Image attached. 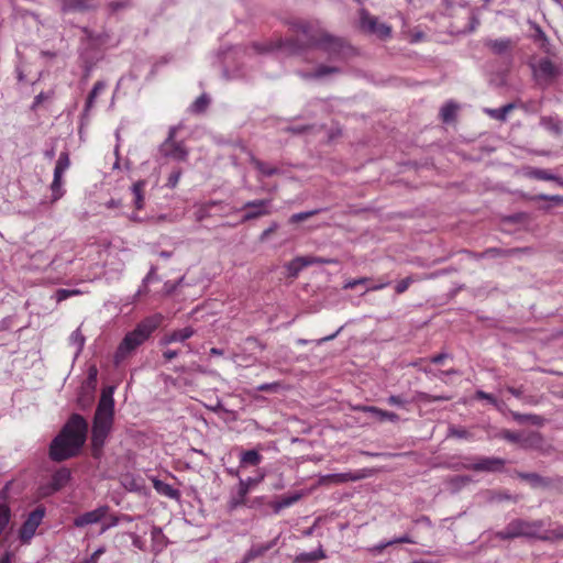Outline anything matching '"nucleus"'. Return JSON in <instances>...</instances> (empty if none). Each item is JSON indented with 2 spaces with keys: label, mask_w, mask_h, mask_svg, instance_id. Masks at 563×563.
Listing matches in <instances>:
<instances>
[{
  "label": "nucleus",
  "mask_w": 563,
  "mask_h": 563,
  "mask_svg": "<svg viewBox=\"0 0 563 563\" xmlns=\"http://www.w3.org/2000/svg\"><path fill=\"white\" fill-rule=\"evenodd\" d=\"M515 42L511 38H496L487 40L485 46L488 47L495 55H503L511 51L515 46Z\"/></svg>",
  "instance_id": "nucleus-15"
},
{
  "label": "nucleus",
  "mask_w": 563,
  "mask_h": 563,
  "mask_svg": "<svg viewBox=\"0 0 563 563\" xmlns=\"http://www.w3.org/2000/svg\"><path fill=\"white\" fill-rule=\"evenodd\" d=\"M449 437H454V438H457V439H468L471 438V433L463 429V428H459V427H455V426H451L449 428V433H448Z\"/></svg>",
  "instance_id": "nucleus-53"
},
{
  "label": "nucleus",
  "mask_w": 563,
  "mask_h": 563,
  "mask_svg": "<svg viewBox=\"0 0 563 563\" xmlns=\"http://www.w3.org/2000/svg\"><path fill=\"white\" fill-rule=\"evenodd\" d=\"M413 283V278L411 276L409 277H406L404 279H401L395 287V290L397 294H402L405 292L409 286Z\"/></svg>",
  "instance_id": "nucleus-57"
},
{
  "label": "nucleus",
  "mask_w": 563,
  "mask_h": 563,
  "mask_svg": "<svg viewBox=\"0 0 563 563\" xmlns=\"http://www.w3.org/2000/svg\"><path fill=\"white\" fill-rule=\"evenodd\" d=\"M387 402L390 406H398V407H405L408 404V401L405 398H402L401 396H398V395H390L387 398Z\"/></svg>",
  "instance_id": "nucleus-58"
},
{
  "label": "nucleus",
  "mask_w": 563,
  "mask_h": 563,
  "mask_svg": "<svg viewBox=\"0 0 563 563\" xmlns=\"http://www.w3.org/2000/svg\"><path fill=\"white\" fill-rule=\"evenodd\" d=\"M153 486L156 489L157 493L167 496L173 499H178L180 494L179 490L174 488L172 485L161 481V479H153Z\"/></svg>",
  "instance_id": "nucleus-29"
},
{
  "label": "nucleus",
  "mask_w": 563,
  "mask_h": 563,
  "mask_svg": "<svg viewBox=\"0 0 563 563\" xmlns=\"http://www.w3.org/2000/svg\"><path fill=\"white\" fill-rule=\"evenodd\" d=\"M62 186H63V175L54 173L53 181L51 184L52 202H55L63 197L64 191L62 189Z\"/></svg>",
  "instance_id": "nucleus-33"
},
{
  "label": "nucleus",
  "mask_w": 563,
  "mask_h": 563,
  "mask_svg": "<svg viewBox=\"0 0 563 563\" xmlns=\"http://www.w3.org/2000/svg\"><path fill=\"white\" fill-rule=\"evenodd\" d=\"M540 540L542 541H556V540H563V527L559 526L558 528L553 530L545 531L544 533H541Z\"/></svg>",
  "instance_id": "nucleus-42"
},
{
  "label": "nucleus",
  "mask_w": 563,
  "mask_h": 563,
  "mask_svg": "<svg viewBox=\"0 0 563 563\" xmlns=\"http://www.w3.org/2000/svg\"><path fill=\"white\" fill-rule=\"evenodd\" d=\"M534 74L545 79H552L559 75V70L550 59L542 58L534 67Z\"/></svg>",
  "instance_id": "nucleus-18"
},
{
  "label": "nucleus",
  "mask_w": 563,
  "mask_h": 563,
  "mask_svg": "<svg viewBox=\"0 0 563 563\" xmlns=\"http://www.w3.org/2000/svg\"><path fill=\"white\" fill-rule=\"evenodd\" d=\"M262 455L256 450H249L242 453L240 462L244 465L256 466L261 463Z\"/></svg>",
  "instance_id": "nucleus-34"
},
{
  "label": "nucleus",
  "mask_w": 563,
  "mask_h": 563,
  "mask_svg": "<svg viewBox=\"0 0 563 563\" xmlns=\"http://www.w3.org/2000/svg\"><path fill=\"white\" fill-rule=\"evenodd\" d=\"M416 399L420 401L431 402V401H443V400H450V396H432L430 394L418 391L416 394Z\"/></svg>",
  "instance_id": "nucleus-47"
},
{
  "label": "nucleus",
  "mask_w": 563,
  "mask_h": 563,
  "mask_svg": "<svg viewBox=\"0 0 563 563\" xmlns=\"http://www.w3.org/2000/svg\"><path fill=\"white\" fill-rule=\"evenodd\" d=\"M517 476L526 482H528L533 488H550L555 485V483H560V478H550L539 475L538 473H525L518 472Z\"/></svg>",
  "instance_id": "nucleus-13"
},
{
  "label": "nucleus",
  "mask_w": 563,
  "mask_h": 563,
  "mask_svg": "<svg viewBox=\"0 0 563 563\" xmlns=\"http://www.w3.org/2000/svg\"><path fill=\"white\" fill-rule=\"evenodd\" d=\"M475 395H476V398H478V399H485L493 406H496V407L498 406L497 399L492 394L485 393L483 390H477Z\"/></svg>",
  "instance_id": "nucleus-59"
},
{
  "label": "nucleus",
  "mask_w": 563,
  "mask_h": 563,
  "mask_svg": "<svg viewBox=\"0 0 563 563\" xmlns=\"http://www.w3.org/2000/svg\"><path fill=\"white\" fill-rule=\"evenodd\" d=\"M511 417L518 423H530L532 426L542 427L545 423V418L538 415L532 413H519L516 411H511Z\"/></svg>",
  "instance_id": "nucleus-25"
},
{
  "label": "nucleus",
  "mask_w": 563,
  "mask_h": 563,
  "mask_svg": "<svg viewBox=\"0 0 563 563\" xmlns=\"http://www.w3.org/2000/svg\"><path fill=\"white\" fill-rule=\"evenodd\" d=\"M499 437L505 439V440H507V441H509V442L521 444L522 434H520L518 432H514V431H510V430H503L499 433Z\"/></svg>",
  "instance_id": "nucleus-52"
},
{
  "label": "nucleus",
  "mask_w": 563,
  "mask_h": 563,
  "mask_svg": "<svg viewBox=\"0 0 563 563\" xmlns=\"http://www.w3.org/2000/svg\"><path fill=\"white\" fill-rule=\"evenodd\" d=\"M249 350H253L255 347H260L261 350L265 349V345L262 344L256 338L250 336L245 340Z\"/></svg>",
  "instance_id": "nucleus-63"
},
{
  "label": "nucleus",
  "mask_w": 563,
  "mask_h": 563,
  "mask_svg": "<svg viewBox=\"0 0 563 563\" xmlns=\"http://www.w3.org/2000/svg\"><path fill=\"white\" fill-rule=\"evenodd\" d=\"M325 555L320 549L318 551L300 553L295 558V563H314L320 559H324Z\"/></svg>",
  "instance_id": "nucleus-32"
},
{
  "label": "nucleus",
  "mask_w": 563,
  "mask_h": 563,
  "mask_svg": "<svg viewBox=\"0 0 563 563\" xmlns=\"http://www.w3.org/2000/svg\"><path fill=\"white\" fill-rule=\"evenodd\" d=\"M300 498H301V494H294V495H290V496L282 497L278 500L272 503V508H273L275 514H278L282 509L294 505Z\"/></svg>",
  "instance_id": "nucleus-31"
},
{
  "label": "nucleus",
  "mask_w": 563,
  "mask_h": 563,
  "mask_svg": "<svg viewBox=\"0 0 563 563\" xmlns=\"http://www.w3.org/2000/svg\"><path fill=\"white\" fill-rule=\"evenodd\" d=\"M395 543H413V541L409 538V536H402L400 538H397V539H394V540H390L386 543H380L378 545H375L373 548V551L374 552H382L385 548H387L388 545H391V544H395Z\"/></svg>",
  "instance_id": "nucleus-46"
},
{
  "label": "nucleus",
  "mask_w": 563,
  "mask_h": 563,
  "mask_svg": "<svg viewBox=\"0 0 563 563\" xmlns=\"http://www.w3.org/2000/svg\"><path fill=\"white\" fill-rule=\"evenodd\" d=\"M104 552V548L97 549L88 559L82 563H97L99 556Z\"/></svg>",
  "instance_id": "nucleus-64"
},
{
  "label": "nucleus",
  "mask_w": 563,
  "mask_h": 563,
  "mask_svg": "<svg viewBox=\"0 0 563 563\" xmlns=\"http://www.w3.org/2000/svg\"><path fill=\"white\" fill-rule=\"evenodd\" d=\"M161 316H154L142 320L133 331L128 332L119 344L114 354V364L119 365L130 357L139 346L150 339L161 323Z\"/></svg>",
  "instance_id": "nucleus-4"
},
{
  "label": "nucleus",
  "mask_w": 563,
  "mask_h": 563,
  "mask_svg": "<svg viewBox=\"0 0 563 563\" xmlns=\"http://www.w3.org/2000/svg\"><path fill=\"white\" fill-rule=\"evenodd\" d=\"M488 494L490 495L489 497V501H497V503H500V501H504V500H514V501H517L518 498L517 497H512L510 494L508 493H503V492H488Z\"/></svg>",
  "instance_id": "nucleus-51"
},
{
  "label": "nucleus",
  "mask_w": 563,
  "mask_h": 563,
  "mask_svg": "<svg viewBox=\"0 0 563 563\" xmlns=\"http://www.w3.org/2000/svg\"><path fill=\"white\" fill-rule=\"evenodd\" d=\"M177 130V126L169 128L168 135L166 140L161 144L158 151L163 157L184 162L187 159L188 151L184 146L183 142L175 141Z\"/></svg>",
  "instance_id": "nucleus-7"
},
{
  "label": "nucleus",
  "mask_w": 563,
  "mask_h": 563,
  "mask_svg": "<svg viewBox=\"0 0 563 563\" xmlns=\"http://www.w3.org/2000/svg\"><path fill=\"white\" fill-rule=\"evenodd\" d=\"M276 544V540H273L266 544H256L253 545L244 555L241 563H249L256 558L264 555L267 551H269Z\"/></svg>",
  "instance_id": "nucleus-22"
},
{
  "label": "nucleus",
  "mask_w": 563,
  "mask_h": 563,
  "mask_svg": "<svg viewBox=\"0 0 563 563\" xmlns=\"http://www.w3.org/2000/svg\"><path fill=\"white\" fill-rule=\"evenodd\" d=\"M528 23L531 26V29H533V31H534V34L531 36L532 40L536 43H540V42L548 43V36L544 33V31L540 27V25L531 20H529Z\"/></svg>",
  "instance_id": "nucleus-43"
},
{
  "label": "nucleus",
  "mask_w": 563,
  "mask_h": 563,
  "mask_svg": "<svg viewBox=\"0 0 563 563\" xmlns=\"http://www.w3.org/2000/svg\"><path fill=\"white\" fill-rule=\"evenodd\" d=\"M49 98V95L45 92H40L37 96H35L34 101L31 106V110L35 111L37 107L45 100Z\"/></svg>",
  "instance_id": "nucleus-62"
},
{
  "label": "nucleus",
  "mask_w": 563,
  "mask_h": 563,
  "mask_svg": "<svg viewBox=\"0 0 563 563\" xmlns=\"http://www.w3.org/2000/svg\"><path fill=\"white\" fill-rule=\"evenodd\" d=\"M44 516L45 508L43 506L36 507L32 512L29 514L19 532L20 540L23 543H27L33 538Z\"/></svg>",
  "instance_id": "nucleus-8"
},
{
  "label": "nucleus",
  "mask_w": 563,
  "mask_h": 563,
  "mask_svg": "<svg viewBox=\"0 0 563 563\" xmlns=\"http://www.w3.org/2000/svg\"><path fill=\"white\" fill-rule=\"evenodd\" d=\"M472 482H473V478L470 475H455L448 479L450 489L453 493L459 492L460 489L467 486Z\"/></svg>",
  "instance_id": "nucleus-30"
},
{
  "label": "nucleus",
  "mask_w": 563,
  "mask_h": 563,
  "mask_svg": "<svg viewBox=\"0 0 563 563\" xmlns=\"http://www.w3.org/2000/svg\"><path fill=\"white\" fill-rule=\"evenodd\" d=\"M312 125H299V126H288L286 129L287 132L292 134H303L310 130H312Z\"/></svg>",
  "instance_id": "nucleus-60"
},
{
  "label": "nucleus",
  "mask_w": 563,
  "mask_h": 563,
  "mask_svg": "<svg viewBox=\"0 0 563 563\" xmlns=\"http://www.w3.org/2000/svg\"><path fill=\"white\" fill-rule=\"evenodd\" d=\"M525 176L538 180H552L560 181V178L547 169L527 167L525 168Z\"/></svg>",
  "instance_id": "nucleus-26"
},
{
  "label": "nucleus",
  "mask_w": 563,
  "mask_h": 563,
  "mask_svg": "<svg viewBox=\"0 0 563 563\" xmlns=\"http://www.w3.org/2000/svg\"><path fill=\"white\" fill-rule=\"evenodd\" d=\"M195 331L191 327H186L180 330H176L170 334L165 335L161 340V344L166 345L173 342H184L194 335Z\"/></svg>",
  "instance_id": "nucleus-20"
},
{
  "label": "nucleus",
  "mask_w": 563,
  "mask_h": 563,
  "mask_svg": "<svg viewBox=\"0 0 563 563\" xmlns=\"http://www.w3.org/2000/svg\"><path fill=\"white\" fill-rule=\"evenodd\" d=\"M11 519V509L7 504L0 503V536L5 530Z\"/></svg>",
  "instance_id": "nucleus-36"
},
{
  "label": "nucleus",
  "mask_w": 563,
  "mask_h": 563,
  "mask_svg": "<svg viewBox=\"0 0 563 563\" xmlns=\"http://www.w3.org/2000/svg\"><path fill=\"white\" fill-rule=\"evenodd\" d=\"M319 212H320L319 209H314V210H310V211L295 213L289 218L288 222L291 224L299 223L305 220H308L309 218L318 214Z\"/></svg>",
  "instance_id": "nucleus-45"
},
{
  "label": "nucleus",
  "mask_w": 563,
  "mask_h": 563,
  "mask_svg": "<svg viewBox=\"0 0 563 563\" xmlns=\"http://www.w3.org/2000/svg\"><path fill=\"white\" fill-rule=\"evenodd\" d=\"M366 477L364 470L357 472L328 474L321 477L322 484H344L347 482H356Z\"/></svg>",
  "instance_id": "nucleus-10"
},
{
  "label": "nucleus",
  "mask_w": 563,
  "mask_h": 563,
  "mask_svg": "<svg viewBox=\"0 0 563 563\" xmlns=\"http://www.w3.org/2000/svg\"><path fill=\"white\" fill-rule=\"evenodd\" d=\"M114 387L108 386L102 389L101 396L95 412L91 430L92 456L99 459L106 440L111 431L114 416Z\"/></svg>",
  "instance_id": "nucleus-3"
},
{
  "label": "nucleus",
  "mask_w": 563,
  "mask_h": 563,
  "mask_svg": "<svg viewBox=\"0 0 563 563\" xmlns=\"http://www.w3.org/2000/svg\"><path fill=\"white\" fill-rule=\"evenodd\" d=\"M108 510V506H100L91 511H87L74 519V526L82 528L88 525L98 523L107 515Z\"/></svg>",
  "instance_id": "nucleus-11"
},
{
  "label": "nucleus",
  "mask_w": 563,
  "mask_h": 563,
  "mask_svg": "<svg viewBox=\"0 0 563 563\" xmlns=\"http://www.w3.org/2000/svg\"><path fill=\"white\" fill-rule=\"evenodd\" d=\"M218 202L210 201L208 203H205L199 207V209L196 211V219L198 221H202L205 218L210 216V210L213 206H216Z\"/></svg>",
  "instance_id": "nucleus-48"
},
{
  "label": "nucleus",
  "mask_w": 563,
  "mask_h": 563,
  "mask_svg": "<svg viewBox=\"0 0 563 563\" xmlns=\"http://www.w3.org/2000/svg\"><path fill=\"white\" fill-rule=\"evenodd\" d=\"M341 69L335 66L319 65L313 71L300 73L303 79H321L328 75L340 74Z\"/></svg>",
  "instance_id": "nucleus-19"
},
{
  "label": "nucleus",
  "mask_w": 563,
  "mask_h": 563,
  "mask_svg": "<svg viewBox=\"0 0 563 563\" xmlns=\"http://www.w3.org/2000/svg\"><path fill=\"white\" fill-rule=\"evenodd\" d=\"M250 163L265 177H272L280 173L279 168L272 166L250 153Z\"/></svg>",
  "instance_id": "nucleus-24"
},
{
  "label": "nucleus",
  "mask_w": 563,
  "mask_h": 563,
  "mask_svg": "<svg viewBox=\"0 0 563 563\" xmlns=\"http://www.w3.org/2000/svg\"><path fill=\"white\" fill-rule=\"evenodd\" d=\"M269 205H271V200H268V199L247 201L243 208L252 209V210L245 212V214L242 218V221L246 222V221H250L253 219H257L262 216L268 214L269 211L267 210V207Z\"/></svg>",
  "instance_id": "nucleus-12"
},
{
  "label": "nucleus",
  "mask_w": 563,
  "mask_h": 563,
  "mask_svg": "<svg viewBox=\"0 0 563 563\" xmlns=\"http://www.w3.org/2000/svg\"><path fill=\"white\" fill-rule=\"evenodd\" d=\"M131 4L132 0H115L109 3V8L112 12H118L120 10L131 7Z\"/></svg>",
  "instance_id": "nucleus-54"
},
{
  "label": "nucleus",
  "mask_w": 563,
  "mask_h": 563,
  "mask_svg": "<svg viewBox=\"0 0 563 563\" xmlns=\"http://www.w3.org/2000/svg\"><path fill=\"white\" fill-rule=\"evenodd\" d=\"M151 536H152L154 545L157 547L159 550H162L164 547H166V544H167L166 537L164 536V533L159 527H153L152 531H151Z\"/></svg>",
  "instance_id": "nucleus-41"
},
{
  "label": "nucleus",
  "mask_w": 563,
  "mask_h": 563,
  "mask_svg": "<svg viewBox=\"0 0 563 563\" xmlns=\"http://www.w3.org/2000/svg\"><path fill=\"white\" fill-rule=\"evenodd\" d=\"M532 200H549V201H553L555 205H563V196H559V195L550 196V195H545V194H540V195L534 196L532 198Z\"/></svg>",
  "instance_id": "nucleus-56"
},
{
  "label": "nucleus",
  "mask_w": 563,
  "mask_h": 563,
  "mask_svg": "<svg viewBox=\"0 0 563 563\" xmlns=\"http://www.w3.org/2000/svg\"><path fill=\"white\" fill-rule=\"evenodd\" d=\"M71 473L67 467L58 468L53 475L51 481V488L53 492H59L63 489L70 481Z\"/></svg>",
  "instance_id": "nucleus-17"
},
{
  "label": "nucleus",
  "mask_w": 563,
  "mask_h": 563,
  "mask_svg": "<svg viewBox=\"0 0 563 563\" xmlns=\"http://www.w3.org/2000/svg\"><path fill=\"white\" fill-rule=\"evenodd\" d=\"M146 181L137 180L131 187V192L133 195V205L136 210H142L144 208V188Z\"/></svg>",
  "instance_id": "nucleus-27"
},
{
  "label": "nucleus",
  "mask_w": 563,
  "mask_h": 563,
  "mask_svg": "<svg viewBox=\"0 0 563 563\" xmlns=\"http://www.w3.org/2000/svg\"><path fill=\"white\" fill-rule=\"evenodd\" d=\"M282 388V384L279 382L266 383L257 386L258 391H268V393H277Z\"/></svg>",
  "instance_id": "nucleus-55"
},
{
  "label": "nucleus",
  "mask_w": 563,
  "mask_h": 563,
  "mask_svg": "<svg viewBox=\"0 0 563 563\" xmlns=\"http://www.w3.org/2000/svg\"><path fill=\"white\" fill-rule=\"evenodd\" d=\"M541 123L545 129L552 131L556 135H560L562 133L560 121L552 117H543L541 119Z\"/></svg>",
  "instance_id": "nucleus-39"
},
{
  "label": "nucleus",
  "mask_w": 563,
  "mask_h": 563,
  "mask_svg": "<svg viewBox=\"0 0 563 563\" xmlns=\"http://www.w3.org/2000/svg\"><path fill=\"white\" fill-rule=\"evenodd\" d=\"M294 32L301 33L303 40L287 38L279 40L275 43L268 44H253V47L258 53H268L275 49L285 48L291 55H298L311 47H318L325 52L330 58H340L346 47V42L336 37L317 25L306 21H297L290 24Z\"/></svg>",
  "instance_id": "nucleus-1"
},
{
  "label": "nucleus",
  "mask_w": 563,
  "mask_h": 563,
  "mask_svg": "<svg viewBox=\"0 0 563 563\" xmlns=\"http://www.w3.org/2000/svg\"><path fill=\"white\" fill-rule=\"evenodd\" d=\"M307 266H310V262H308L307 256H297L285 265L287 269V276L296 278L299 273Z\"/></svg>",
  "instance_id": "nucleus-23"
},
{
  "label": "nucleus",
  "mask_w": 563,
  "mask_h": 563,
  "mask_svg": "<svg viewBox=\"0 0 563 563\" xmlns=\"http://www.w3.org/2000/svg\"><path fill=\"white\" fill-rule=\"evenodd\" d=\"M360 29L362 32L376 35L380 40H386L391 35V27L385 23H379L378 18L372 15L366 9L358 11Z\"/></svg>",
  "instance_id": "nucleus-6"
},
{
  "label": "nucleus",
  "mask_w": 563,
  "mask_h": 563,
  "mask_svg": "<svg viewBox=\"0 0 563 563\" xmlns=\"http://www.w3.org/2000/svg\"><path fill=\"white\" fill-rule=\"evenodd\" d=\"M457 106L454 102H446L441 109V118L443 122H451L456 114Z\"/></svg>",
  "instance_id": "nucleus-37"
},
{
  "label": "nucleus",
  "mask_w": 563,
  "mask_h": 563,
  "mask_svg": "<svg viewBox=\"0 0 563 563\" xmlns=\"http://www.w3.org/2000/svg\"><path fill=\"white\" fill-rule=\"evenodd\" d=\"M210 99L207 95L198 97L191 106V110L196 113L203 112L209 106Z\"/></svg>",
  "instance_id": "nucleus-44"
},
{
  "label": "nucleus",
  "mask_w": 563,
  "mask_h": 563,
  "mask_svg": "<svg viewBox=\"0 0 563 563\" xmlns=\"http://www.w3.org/2000/svg\"><path fill=\"white\" fill-rule=\"evenodd\" d=\"M515 108L514 103H508L498 109H487L486 112L494 119L505 121L508 113Z\"/></svg>",
  "instance_id": "nucleus-35"
},
{
  "label": "nucleus",
  "mask_w": 563,
  "mask_h": 563,
  "mask_svg": "<svg viewBox=\"0 0 563 563\" xmlns=\"http://www.w3.org/2000/svg\"><path fill=\"white\" fill-rule=\"evenodd\" d=\"M81 291L79 289H64V288H60V289H57L56 292H55V297H56V300L58 302L71 297V296H77V295H80Z\"/></svg>",
  "instance_id": "nucleus-50"
},
{
  "label": "nucleus",
  "mask_w": 563,
  "mask_h": 563,
  "mask_svg": "<svg viewBox=\"0 0 563 563\" xmlns=\"http://www.w3.org/2000/svg\"><path fill=\"white\" fill-rule=\"evenodd\" d=\"M70 342L77 346V354L81 352L85 344V336L80 329L75 330L70 335Z\"/></svg>",
  "instance_id": "nucleus-49"
},
{
  "label": "nucleus",
  "mask_w": 563,
  "mask_h": 563,
  "mask_svg": "<svg viewBox=\"0 0 563 563\" xmlns=\"http://www.w3.org/2000/svg\"><path fill=\"white\" fill-rule=\"evenodd\" d=\"M88 432V423L79 413H73L49 444L48 456L64 462L79 454Z\"/></svg>",
  "instance_id": "nucleus-2"
},
{
  "label": "nucleus",
  "mask_w": 563,
  "mask_h": 563,
  "mask_svg": "<svg viewBox=\"0 0 563 563\" xmlns=\"http://www.w3.org/2000/svg\"><path fill=\"white\" fill-rule=\"evenodd\" d=\"M543 445V438L539 432H529L527 435H522L520 446L522 449H534L539 450Z\"/></svg>",
  "instance_id": "nucleus-28"
},
{
  "label": "nucleus",
  "mask_w": 563,
  "mask_h": 563,
  "mask_svg": "<svg viewBox=\"0 0 563 563\" xmlns=\"http://www.w3.org/2000/svg\"><path fill=\"white\" fill-rule=\"evenodd\" d=\"M249 493V484L247 482L241 479L236 490L232 493L231 498L229 500L230 510L236 509L238 507L245 504V497Z\"/></svg>",
  "instance_id": "nucleus-16"
},
{
  "label": "nucleus",
  "mask_w": 563,
  "mask_h": 563,
  "mask_svg": "<svg viewBox=\"0 0 563 563\" xmlns=\"http://www.w3.org/2000/svg\"><path fill=\"white\" fill-rule=\"evenodd\" d=\"M60 1V11L63 13L70 12H85L90 10V5L86 0H59Z\"/></svg>",
  "instance_id": "nucleus-21"
},
{
  "label": "nucleus",
  "mask_w": 563,
  "mask_h": 563,
  "mask_svg": "<svg viewBox=\"0 0 563 563\" xmlns=\"http://www.w3.org/2000/svg\"><path fill=\"white\" fill-rule=\"evenodd\" d=\"M357 410L372 415V417L379 422H383L385 420L391 422L399 421V416L397 413L393 411L383 410L374 406H360L357 407Z\"/></svg>",
  "instance_id": "nucleus-14"
},
{
  "label": "nucleus",
  "mask_w": 563,
  "mask_h": 563,
  "mask_svg": "<svg viewBox=\"0 0 563 563\" xmlns=\"http://www.w3.org/2000/svg\"><path fill=\"white\" fill-rule=\"evenodd\" d=\"M104 87H106V84L103 81H97L93 85L91 91L89 92V95L87 97L86 110H89L93 106L96 98L104 89Z\"/></svg>",
  "instance_id": "nucleus-38"
},
{
  "label": "nucleus",
  "mask_w": 563,
  "mask_h": 563,
  "mask_svg": "<svg viewBox=\"0 0 563 563\" xmlns=\"http://www.w3.org/2000/svg\"><path fill=\"white\" fill-rule=\"evenodd\" d=\"M506 464V460L496 456H481L474 463L465 467L475 472L497 473L501 472Z\"/></svg>",
  "instance_id": "nucleus-9"
},
{
  "label": "nucleus",
  "mask_w": 563,
  "mask_h": 563,
  "mask_svg": "<svg viewBox=\"0 0 563 563\" xmlns=\"http://www.w3.org/2000/svg\"><path fill=\"white\" fill-rule=\"evenodd\" d=\"M544 527L543 520H523L515 519L510 521L504 530L498 531L496 537L500 540H510L515 538H533L540 540L541 531Z\"/></svg>",
  "instance_id": "nucleus-5"
},
{
  "label": "nucleus",
  "mask_w": 563,
  "mask_h": 563,
  "mask_svg": "<svg viewBox=\"0 0 563 563\" xmlns=\"http://www.w3.org/2000/svg\"><path fill=\"white\" fill-rule=\"evenodd\" d=\"M180 176H181L180 169L173 172L168 177L167 186L170 188H175L179 181Z\"/></svg>",
  "instance_id": "nucleus-61"
},
{
  "label": "nucleus",
  "mask_w": 563,
  "mask_h": 563,
  "mask_svg": "<svg viewBox=\"0 0 563 563\" xmlns=\"http://www.w3.org/2000/svg\"><path fill=\"white\" fill-rule=\"evenodd\" d=\"M69 165H70V159H69L68 152H62L59 154V157H58L57 162H56V166L54 168V173L63 175L64 172L69 167Z\"/></svg>",
  "instance_id": "nucleus-40"
}]
</instances>
